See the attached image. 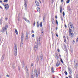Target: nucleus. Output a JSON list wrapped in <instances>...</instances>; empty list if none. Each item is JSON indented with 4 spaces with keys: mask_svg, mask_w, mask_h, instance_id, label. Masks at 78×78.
Segmentation results:
<instances>
[{
    "mask_svg": "<svg viewBox=\"0 0 78 78\" xmlns=\"http://www.w3.org/2000/svg\"><path fill=\"white\" fill-rule=\"evenodd\" d=\"M15 32L16 34H18V32H17V30L16 29H15Z\"/></svg>",
    "mask_w": 78,
    "mask_h": 78,
    "instance_id": "nucleus-22",
    "label": "nucleus"
},
{
    "mask_svg": "<svg viewBox=\"0 0 78 78\" xmlns=\"http://www.w3.org/2000/svg\"><path fill=\"white\" fill-rule=\"evenodd\" d=\"M36 61H37V62L39 61V56H38V55H37V58Z\"/></svg>",
    "mask_w": 78,
    "mask_h": 78,
    "instance_id": "nucleus-24",
    "label": "nucleus"
},
{
    "mask_svg": "<svg viewBox=\"0 0 78 78\" xmlns=\"http://www.w3.org/2000/svg\"><path fill=\"white\" fill-rule=\"evenodd\" d=\"M68 27L69 28V34H70V33H71V32H72V29H70V28H73V29H74V27H73V24L71 23H69L68 24Z\"/></svg>",
    "mask_w": 78,
    "mask_h": 78,
    "instance_id": "nucleus-1",
    "label": "nucleus"
},
{
    "mask_svg": "<svg viewBox=\"0 0 78 78\" xmlns=\"http://www.w3.org/2000/svg\"><path fill=\"white\" fill-rule=\"evenodd\" d=\"M25 69H26V72H28V68H27V66H26V68H25Z\"/></svg>",
    "mask_w": 78,
    "mask_h": 78,
    "instance_id": "nucleus-30",
    "label": "nucleus"
},
{
    "mask_svg": "<svg viewBox=\"0 0 78 78\" xmlns=\"http://www.w3.org/2000/svg\"><path fill=\"white\" fill-rule=\"evenodd\" d=\"M55 18L56 19H57L58 18V17H57V16H55Z\"/></svg>",
    "mask_w": 78,
    "mask_h": 78,
    "instance_id": "nucleus-50",
    "label": "nucleus"
},
{
    "mask_svg": "<svg viewBox=\"0 0 78 78\" xmlns=\"http://www.w3.org/2000/svg\"><path fill=\"white\" fill-rule=\"evenodd\" d=\"M74 67L76 69H77L78 67V63H77V61H75L74 62Z\"/></svg>",
    "mask_w": 78,
    "mask_h": 78,
    "instance_id": "nucleus-4",
    "label": "nucleus"
},
{
    "mask_svg": "<svg viewBox=\"0 0 78 78\" xmlns=\"http://www.w3.org/2000/svg\"><path fill=\"white\" fill-rule=\"evenodd\" d=\"M8 1V0H4L3 2H4L5 3H6V2H7Z\"/></svg>",
    "mask_w": 78,
    "mask_h": 78,
    "instance_id": "nucleus-31",
    "label": "nucleus"
},
{
    "mask_svg": "<svg viewBox=\"0 0 78 78\" xmlns=\"http://www.w3.org/2000/svg\"><path fill=\"white\" fill-rule=\"evenodd\" d=\"M33 66V63H31V66Z\"/></svg>",
    "mask_w": 78,
    "mask_h": 78,
    "instance_id": "nucleus-55",
    "label": "nucleus"
},
{
    "mask_svg": "<svg viewBox=\"0 0 78 78\" xmlns=\"http://www.w3.org/2000/svg\"><path fill=\"white\" fill-rule=\"evenodd\" d=\"M9 75H6V77H9Z\"/></svg>",
    "mask_w": 78,
    "mask_h": 78,
    "instance_id": "nucleus-48",
    "label": "nucleus"
},
{
    "mask_svg": "<svg viewBox=\"0 0 78 78\" xmlns=\"http://www.w3.org/2000/svg\"><path fill=\"white\" fill-rule=\"evenodd\" d=\"M8 25H6L5 27H4V28H5L6 29V30H7V28H8Z\"/></svg>",
    "mask_w": 78,
    "mask_h": 78,
    "instance_id": "nucleus-26",
    "label": "nucleus"
},
{
    "mask_svg": "<svg viewBox=\"0 0 78 78\" xmlns=\"http://www.w3.org/2000/svg\"><path fill=\"white\" fill-rule=\"evenodd\" d=\"M31 78H34V74L33 73L31 75Z\"/></svg>",
    "mask_w": 78,
    "mask_h": 78,
    "instance_id": "nucleus-25",
    "label": "nucleus"
},
{
    "mask_svg": "<svg viewBox=\"0 0 78 78\" xmlns=\"http://www.w3.org/2000/svg\"><path fill=\"white\" fill-rule=\"evenodd\" d=\"M40 3H41V2L40 1Z\"/></svg>",
    "mask_w": 78,
    "mask_h": 78,
    "instance_id": "nucleus-63",
    "label": "nucleus"
},
{
    "mask_svg": "<svg viewBox=\"0 0 78 78\" xmlns=\"http://www.w3.org/2000/svg\"><path fill=\"white\" fill-rule=\"evenodd\" d=\"M4 58H5V55H2V56L1 58V60H2V61H3V59H4Z\"/></svg>",
    "mask_w": 78,
    "mask_h": 78,
    "instance_id": "nucleus-15",
    "label": "nucleus"
},
{
    "mask_svg": "<svg viewBox=\"0 0 78 78\" xmlns=\"http://www.w3.org/2000/svg\"><path fill=\"white\" fill-rule=\"evenodd\" d=\"M24 20H25V21H26L27 22H28V23H30V21L28 20H27V19L26 18H24Z\"/></svg>",
    "mask_w": 78,
    "mask_h": 78,
    "instance_id": "nucleus-20",
    "label": "nucleus"
},
{
    "mask_svg": "<svg viewBox=\"0 0 78 78\" xmlns=\"http://www.w3.org/2000/svg\"><path fill=\"white\" fill-rule=\"evenodd\" d=\"M7 30L6 28L3 27L2 28L1 31L2 33H4L5 31H6Z\"/></svg>",
    "mask_w": 78,
    "mask_h": 78,
    "instance_id": "nucleus-10",
    "label": "nucleus"
},
{
    "mask_svg": "<svg viewBox=\"0 0 78 78\" xmlns=\"http://www.w3.org/2000/svg\"><path fill=\"white\" fill-rule=\"evenodd\" d=\"M60 61L62 63H63V61H62V59H61Z\"/></svg>",
    "mask_w": 78,
    "mask_h": 78,
    "instance_id": "nucleus-36",
    "label": "nucleus"
},
{
    "mask_svg": "<svg viewBox=\"0 0 78 78\" xmlns=\"http://www.w3.org/2000/svg\"><path fill=\"white\" fill-rule=\"evenodd\" d=\"M65 27L67 28V26L66 25H65Z\"/></svg>",
    "mask_w": 78,
    "mask_h": 78,
    "instance_id": "nucleus-60",
    "label": "nucleus"
},
{
    "mask_svg": "<svg viewBox=\"0 0 78 78\" xmlns=\"http://www.w3.org/2000/svg\"><path fill=\"white\" fill-rule=\"evenodd\" d=\"M73 44H75V41L73 40Z\"/></svg>",
    "mask_w": 78,
    "mask_h": 78,
    "instance_id": "nucleus-46",
    "label": "nucleus"
},
{
    "mask_svg": "<svg viewBox=\"0 0 78 78\" xmlns=\"http://www.w3.org/2000/svg\"><path fill=\"white\" fill-rule=\"evenodd\" d=\"M43 22H45V17H43Z\"/></svg>",
    "mask_w": 78,
    "mask_h": 78,
    "instance_id": "nucleus-35",
    "label": "nucleus"
},
{
    "mask_svg": "<svg viewBox=\"0 0 78 78\" xmlns=\"http://www.w3.org/2000/svg\"><path fill=\"white\" fill-rule=\"evenodd\" d=\"M51 71H52V73H54V72H55V69H53V67H51Z\"/></svg>",
    "mask_w": 78,
    "mask_h": 78,
    "instance_id": "nucleus-18",
    "label": "nucleus"
},
{
    "mask_svg": "<svg viewBox=\"0 0 78 78\" xmlns=\"http://www.w3.org/2000/svg\"><path fill=\"white\" fill-rule=\"evenodd\" d=\"M70 2V0H68L66 1V3H69Z\"/></svg>",
    "mask_w": 78,
    "mask_h": 78,
    "instance_id": "nucleus-32",
    "label": "nucleus"
},
{
    "mask_svg": "<svg viewBox=\"0 0 78 78\" xmlns=\"http://www.w3.org/2000/svg\"><path fill=\"white\" fill-rule=\"evenodd\" d=\"M5 19L6 20H8V18L7 17H5Z\"/></svg>",
    "mask_w": 78,
    "mask_h": 78,
    "instance_id": "nucleus-45",
    "label": "nucleus"
},
{
    "mask_svg": "<svg viewBox=\"0 0 78 78\" xmlns=\"http://www.w3.org/2000/svg\"><path fill=\"white\" fill-rule=\"evenodd\" d=\"M63 38H66V36H63Z\"/></svg>",
    "mask_w": 78,
    "mask_h": 78,
    "instance_id": "nucleus-57",
    "label": "nucleus"
},
{
    "mask_svg": "<svg viewBox=\"0 0 78 78\" xmlns=\"http://www.w3.org/2000/svg\"><path fill=\"white\" fill-rule=\"evenodd\" d=\"M58 51L59 52V50L58 49Z\"/></svg>",
    "mask_w": 78,
    "mask_h": 78,
    "instance_id": "nucleus-59",
    "label": "nucleus"
},
{
    "mask_svg": "<svg viewBox=\"0 0 78 78\" xmlns=\"http://www.w3.org/2000/svg\"><path fill=\"white\" fill-rule=\"evenodd\" d=\"M37 73L38 74H40V72L39 71H37V70L35 69L34 70V76L35 77H36L37 78Z\"/></svg>",
    "mask_w": 78,
    "mask_h": 78,
    "instance_id": "nucleus-3",
    "label": "nucleus"
},
{
    "mask_svg": "<svg viewBox=\"0 0 78 78\" xmlns=\"http://www.w3.org/2000/svg\"><path fill=\"white\" fill-rule=\"evenodd\" d=\"M28 39V33H26L25 39L26 41H27Z\"/></svg>",
    "mask_w": 78,
    "mask_h": 78,
    "instance_id": "nucleus-7",
    "label": "nucleus"
},
{
    "mask_svg": "<svg viewBox=\"0 0 78 78\" xmlns=\"http://www.w3.org/2000/svg\"><path fill=\"white\" fill-rule=\"evenodd\" d=\"M37 27H39V24H37Z\"/></svg>",
    "mask_w": 78,
    "mask_h": 78,
    "instance_id": "nucleus-37",
    "label": "nucleus"
},
{
    "mask_svg": "<svg viewBox=\"0 0 78 78\" xmlns=\"http://www.w3.org/2000/svg\"><path fill=\"white\" fill-rule=\"evenodd\" d=\"M69 78H72V77H71L70 76H69Z\"/></svg>",
    "mask_w": 78,
    "mask_h": 78,
    "instance_id": "nucleus-54",
    "label": "nucleus"
},
{
    "mask_svg": "<svg viewBox=\"0 0 78 78\" xmlns=\"http://www.w3.org/2000/svg\"><path fill=\"white\" fill-rule=\"evenodd\" d=\"M32 37H34V34H33L32 36Z\"/></svg>",
    "mask_w": 78,
    "mask_h": 78,
    "instance_id": "nucleus-42",
    "label": "nucleus"
},
{
    "mask_svg": "<svg viewBox=\"0 0 78 78\" xmlns=\"http://www.w3.org/2000/svg\"><path fill=\"white\" fill-rule=\"evenodd\" d=\"M37 11H38V12H40V8H38V7L37 8Z\"/></svg>",
    "mask_w": 78,
    "mask_h": 78,
    "instance_id": "nucleus-21",
    "label": "nucleus"
},
{
    "mask_svg": "<svg viewBox=\"0 0 78 78\" xmlns=\"http://www.w3.org/2000/svg\"><path fill=\"white\" fill-rule=\"evenodd\" d=\"M61 2H63V0H61Z\"/></svg>",
    "mask_w": 78,
    "mask_h": 78,
    "instance_id": "nucleus-56",
    "label": "nucleus"
},
{
    "mask_svg": "<svg viewBox=\"0 0 78 78\" xmlns=\"http://www.w3.org/2000/svg\"><path fill=\"white\" fill-rule=\"evenodd\" d=\"M0 3H2L3 2L2 1H0Z\"/></svg>",
    "mask_w": 78,
    "mask_h": 78,
    "instance_id": "nucleus-52",
    "label": "nucleus"
},
{
    "mask_svg": "<svg viewBox=\"0 0 78 78\" xmlns=\"http://www.w3.org/2000/svg\"><path fill=\"white\" fill-rule=\"evenodd\" d=\"M24 6L25 10H27V4L24 3Z\"/></svg>",
    "mask_w": 78,
    "mask_h": 78,
    "instance_id": "nucleus-12",
    "label": "nucleus"
},
{
    "mask_svg": "<svg viewBox=\"0 0 78 78\" xmlns=\"http://www.w3.org/2000/svg\"><path fill=\"white\" fill-rule=\"evenodd\" d=\"M37 44H39L40 43V38H37Z\"/></svg>",
    "mask_w": 78,
    "mask_h": 78,
    "instance_id": "nucleus-14",
    "label": "nucleus"
},
{
    "mask_svg": "<svg viewBox=\"0 0 78 78\" xmlns=\"http://www.w3.org/2000/svg\"><path fill=\"white\" fill-rule=\"evenodd\" d=\"M1 39H2V37H0V42L1 41Z\"/></svg>",
    "mask_w": 78,
    "mask_h": 78,
    "instance_id": "nucleus-44",
    "label": "nucleus"
},
{
    "mask_svg": "<svg viewBox=\"0 0 78 78\" xmlns=\"http://www.w3.org/2000/svg\"><path fill=\"white\" fill-rule=\"evenodd\" d=\"M52 38H53V36H52Z\"/></svg>",
    "mask_w": 78,
    "mask_h": 78,
    "instance_id": "nucleus-62",
    "label": "nucleus"
},
{
    "mask_svg": "<svg viewBox=\"0 0 78 78\" xmlns=\"http://www.w3.org/2000/svg\"><path fill=\"white\" fill-rule=\"evenodd\" d=\"M69 36H70L71 37H73L74 36V34L73 33H70V34H69Z\"/></svg>",
    "mask_w": 78,
    "mask_h": 78,
    "instance_id": "nucleus-11",
    "label": "nucleus"
},
{
    "mask_svg": "<svg viewBox=\"0 0 78 78\" xmlns=\"http://www.w3.org/2000/svg\"><path fill=\"white\" fill-rule=\"evenodd\" d=\"M23 36H21V42L22 44H23Z\"/></svg>",
    "mask_w": 78,
    "mask_h": 78,
    "instance_id": "nucleus-13",
    "label": "nucleus"
},
{
    "mask_svg": "<svg viewBox=\"0 0 78 78\" xmlns=\"http://www.w3.org/2000/svg\"><path fill=\"white\" fill-rule=\"evenodd\" d=\"M3 5L5 6V9H8V8H9V5H8V4H5V5L4 4H3Z\"/></svg>",
    "mask_w": 78,
    "mask_h": 78,
    "instance_id": "nucleus-5",
    "label": "nucleus"
},
{
    "mask_svg": "<svg viewBox=\"0 0 78 78\" xmlns=\"http://www.w3.org/2000/svg\"><path fill=\"white\" fill-rule=\"evenodd\" d=\"M56 34L57 37H58V35L57 34Z\"/></svg>",
    "mask_w": 78,
    "mask_h": 78,
    "instance_id": "nucleus-47",
    "label": "nucleus"
},
{
    "mask_svg": "<svg viewBox=\"0 0 78 78\" xmlns=\"http://www.w3.org/2000/svg\"><path fill=\"white\" fill-rule=\"evenodd\" d=\"M27 2H28V0H24V3L27 4Z\"/></svg>",
    "mask_w": 78,
    "mask_h": 78,
    "instance_id": "nucleus-28",
    "label": "nucleus"
},
{
    "mask_svg": "<svg viewBox=\"0 0 78 78\" xmlns=\"http://www.w3.org/2000/svg\"><path fill=\"white\" fill-rule=\"evenodd\" d=\"M26 76L27 77H28V76H29V74L28 73V72H26Z\"/></svg>",
    "mask_w": 78,
    "mask_h": 78,
    "instance_id": "nucleus-19",
    "label": "nucleus"
},
{
    "mask_svg": "<svg viewBox=\"0 0 78 78\" xmlns=\"http://www.w3.org/2000/svg\"><path fill=\"white\" fill-rule=\"evenodd\" d=\"M62 6H60V12L61 13H62Z\"/></svg>",
    "mask_w": 78,
    "mask_h": 78,
    "instance_id": "nucleus-17",
    "label": "nucleus"
},
{
    "mask_svg": "<svg viewBox=\"0 0 78 78\" xmlns=\"http://www.w3.org/2000/svg\"><path fill=\"white\" fill-rule=\"evenodd\" d=\"M56 30H58V27H56Z\"/></svg>",
    "mask_w": 78,
    "mask_h": 78,
    "instance_id": "nucleus-53",
    "label": "nucleus"
},
{
    "mask_svg": "<svg viewBox=\"0 0 78 78\" xmlns=\"http://www.w3.org/2000/svg\"><path fill=\"white\" fill-rule=\"evenodd\" d=\"M35 3H36V5L37 6H39V3L37 1H36Z\"/></svg>",
    "mask_w": 78,
    "mask_h": 78,
    "instance_id": "nucleus-16",
    "label": "nucleus"
},
{
    "mask_svg": "<svg viewBox=\"0 0 78 78\" xmlns=\"http://www.w3.org/2000/svg\"><path fill=\"white\" fill-rule=\"evenodd\" d=\"M37 24H39V23L37 21Z\"/></svg>",
    "mask_w": 78,
    "mask_h": 78,
    "instance_id": "nucleus-58",
    "label": "nucleus"
},
{
    "mask_svg": "<svg viewBox=\"0 0 78 78\" xmlns=\"http://www.w3.org/2000/svg\"><path fill=\"white\" fill-rule=\"evenodd\" d=\"M32 33H34V30H32Z\"/></svg>",
    "mask_w": 78,
    "mask_h": 78,
    "instance_id": "nucleus-49",
    "label": "nucleus"
},
{
    "mask_svg": "<svg viewBox=\"0 0 78 78\" xmlns=\"http://www.w3.org/2000/svg\"><path fill=\"white\" fill-rule=\"evenodd\" d=\"M52 1V2H53V0H51Z\"/></svg>",
    "mask_w": 78,
    "mask_h": 78,
    "instance_id": "nucleus-64",
    "label": "nucleus"
},
{
    "mask_svg": "<svg viewBox=\"0 0 78 78\" xmlns=\"http://www.w3.org/2000/svg\"><path fill=\"white\" fill-rule=\"evenodd\" d=\"M65 74L66 75H67V73L66 71L65 72Z\"/></svg>",
    "mask_w": 78,
    "mask_h": 78,
    "instance_id": "nucleus-34",
    "label": "nucleus"
},
{
    "mask_svg": "<svg viewBox=\"0 0 78 78\" xmlns=\"http://www.w3.org/2000/svg\"><path fill=\"white\" fill-rule=\"evenodd\" d=\"M24 66H25V64L23 63V68Z\"/></svg>",
    "mask_w": 78,
    "mask_h": 78,
    "instance_id": "nucleus-43",
    "label": "nucleus"
},
{
    "mask_svg": "<svg viewBox=\"0 0 78 78\" xmlns=\"http://www.w3.org/2000/svg\"><path fill=\"white\" fill-rule=\"evenodd\" d=\"M34 48L35 50H37V48H38V46L37 45V43H36L34 45Z\"/></svg>",
    "mask_w": 78,
    "mask_h": 78,
    "instance_id": "nucleus-9",
    "label": "nucleus"
},
{
    "mask_svg": "<svg viewBox=\"0 0 78 78\" xmlns=\"http://www.w3.org/2000/svg\"><path fill=\"white\" fill-rule=\"evenodd\" d=\"M17 44L15 43L14 46V53L15 56L17 55Z\"/></svg>",
    "mask_w": 78,
    "mask_h": 78,
    "instance_id": "nucleus-2",
    "label": "nucleus"
},
{
    "mask_svg": "<svg viewBox=\"0 0 78 78\" xmlns=\"http://www.w3.org/2000/svg\"><path fill=\"white\" fill-rule=\"evenodd\" d=\"M43 56V55H41V56H40V60H42V57Z\"/></svg>",
    "mask_w": 78,
    "mask_h": 78,
    "instance_id": "nucleus-23",
    "label": "nucleus"
},
{
    "mask_svg": "<svg viewBox=\"0 0 78 78\" xmlns=\"http://www.w3.org/2000/svg\"><path fill=\"white\" fill-rule=\"evenodd\" d=\"M63 16H65V13H64V12H63Z\"/></svg>",
    "mask_w": 78,
    "mask_h": 78,
    "instance_id": "nucleus-39",
    "label": "nucleus"
},
{
    "mask_svg": "<svg viewBox=\"0 0 78 78\" xmlns=\"http://www.w3.org/2000/svg\"><path fill=\"white\" fill-rule=\"evenodd\" d=\"M40 26L41 27H42V22H41V23L40 24Z\"/></svg>",
    "mask_w": 78,
    "mask_h": 78,
    "instance_id": "nucleus-29",
    "label": "nucleus"
},
{
    "mask_svg": "<svg viewBox=\"0 0 78 78\" xmlns=\"http://www.w3.org/2000/svg\"><path fill=\"white\" fill-rule=\"evenodd\" d=\"M35 25H36V22L34 21V26H35Z\"/></svg>",
    "mask_w": 78,
    "mask_h": 78,
    "instance_id": "nucleus-40",
    "label": "nucleus"
},
{
    "mask_svg": "<svg viewBox=\"0 0 78 78\" xmlns=\"http://www.w3.org/2000/svg\"><path fill=\"white\" fill-rule=\"evenodd\" d=\"M0 8H1V9H3V8H2V7H1V6H0Z\"/></svg>",
    "mask_w": 78,
    "mask_h": 78,
    "instance_id": "nucleus-51",
    "label": "nucleus"
},
{
    "mask_svg": "<svg viewBox=\"0 0 78 78\" xmlns=\"http://www.w3.org/2000/svg\"><path fill=\"white\" fill-rule=\"evenodd\" d=\"M68 71L69 73L70 74V75H71L72 74V69H71L69 67Z\"/></svg>",
    "mask_w": 78,
    "mask_h": 78,
    "instance_id": "nucleus-6",
    "label": "nucleus"
},
{
    "mask_svg": "<svg viewBox=\"0 0 78 78\" xmlns=\"http://www.w3.org/2000/svg\"><path fill=\"white\" fill-rule=\"evenodd\" d=\"M64 42L65 43L67 42V41H66V39H64Z\"/></svg>",
    "mask_w": 78,
    "mask_h": 78,
    "instance_id": "nucleus-38",
    "label": "nucleus"
},
{
    "mask_svg": "<svg viewBox=\"0 0 78 78\" xmlns=\"http://www.w3.org/2000/svg\"><path fill=\"white\" fill-rule=\"evenodd\" d=\"M76 78H78V74L76 75Z\"/></svg>",
    "mask_w": 78,
    "mask_h": 78,
    "instance_id": "nucleus-41",
    "label": "nucleus"
},
{
    "mask_svg": "<svg viewBox=\"0 0 78 78\" xmlns=\"http://www.w3.org/2000/svg\"><path fill=\"white\" fill-rule=\"evenodd\" d=\"M6 34H7V31H6Z\"/></svg>",
    "mask_w": 78,
    "mask_h": 78,
    "instance_id": "nucleus-61",
    "label": "nucleus"
},
{
    "mask_svg": "<svg viewBox=\"0 0 78 78\" xmlns=\"http://www.w3.org/2000/svg\"><path fill=\"white\" fill-rule=\"evenodd\" d=\"M2 24V20L1 19H0V25Z\"/></svg>",
    "mask_w": 78,
    "mask_h": 78,
    "instance_id": "nucleus-27",
    "label": "nucleus"
},
{
    "mask_svg": "<svg viewBox=\"0 0 78 78\" xmlns=\"http://www.w3.org/2000/svg\"><path fill=\"white\" fill-rule=\"evenodd\" d=\"M59 65H60V61L58 60L57 62L56 63V67H58L59 66Z\"/></svg>",
    "mask_w": 78,
    "mask_h": 78,
    "instance_id": "nucleus-8",
    "label": "nucleus"
},
{
    "mask_svg": "<svg viewBox=\"0 0 78 78\" xmlns=\"http://www.w3.org/2000/svg\"><path fill=\"white\" fill-rule=\"evenodd\" d=\"M56 22L57 25H58V20H56Z\"/></svg>",
    "mask_w": 78,
    "mask_h": 78,
    "instance_id": "nucleus-33",
    "label": "nucleus"
}]
</instances>
